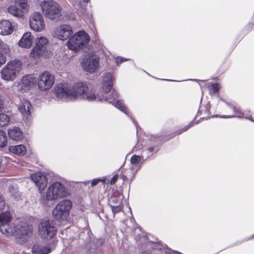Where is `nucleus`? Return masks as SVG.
<instances>
[{
  "mask_svg": "<svg viewBox=\"0 0 254 254\" xmlns=\"http://www.w3.org/2000/svg\"><path fill=\"white\" fill-rule=\"evenodd\" d=\"M11 219L12 216L9 211L0 213V231L6 236L15 235L19 238L20 243H25L32 233L31 226L25 222L14 225L11 223Z\"/></svg>",
  "mask_w": 254,
  "mask_h": 254,
  "instance_id": "nucleus-1",
  "label": "nucleus"
},
{
  "mask_svg": "<svg viewBox=\"0 0 254 254\" xmlns=\"http://www.w3.org/2000/svg\"><path fill=\"white\" fill-rule=\"evenodd\" d=\"M49 184L46 193L41 195L40 201L43 204L46 205L49 201H54L70 195L69 187L72 183L59 175H53Z\"/></svg>",
  "mask_w": 254,
  "mask_h": 254,
  "instance_id": "nucleus-2",
  "label": "nucleus"
},
{
  "mask_svg": "<svg viewBox=\"0 0 254 254\" xmlns=\"http://www.w3.org/2000/svg\"><path fill=\"white\" fill-rule=\"evenodd\" d=\"M102 89L104 92V95L109 100H103V101H107L108 103L112 104L115 107L120 110L121 111L128 114V110L125 106L123 101L120 100L118 98V93L117 91L114 89L109 96H107L105 94L111 91L112 89L113 83L115 81V77L111 72H108L104 74L102 76Z\"/></svg>",
  "mask_w": 254,
  "mask_h": 254,
  "instance_id": "nucleus-3",
  "label": "nucleus"
},
{
  "mask_svg": "<svg viewBox=\"0 0 254 254\" xmlns=\"http://www.w3.org/2000/svg\"><path fill=\"white\" fill-rule=\"evenodd\" d=\"M85 89L86 87L82 82L76 83L73 86L62 83L55 87V92L58 100L68 102L76 100L78 94L84 93Z\"/></svg>",
  "mask_w": 254,
  "mask_h": 254,
  "instance_id": "nucleus-4",
  "label": "nucleus"
},
{
  "mask_svg": "<svg viewBox=\"0 0 254 254\" xmlns=\"http://www.w3.org/2000/svg\"><path fill=\"white\" fill-rule=\"evenodd\" d=\"M42 12L45 17L54 22H58L64 19L62 13V7L56 1L44 0L41 4Z\"/></svg>",
  "mask_w": 254,
  "mask_h": 254,
  "instance_id": "nucleus-5",
  "label": "nucleus"
},
{
  "mask_svg": "<svg viewBox=\"0 0 254 254\" xmlns=\"http://www.w3.org/2000/svg\"><path fill=\"white\" fill-rule=\"evenodd\" d=\"M90 40L89 35L84 31L75 33L68 39L67 46L69 49L76 52L86 46Z\"/></svg>",
  "mask_w": 254,
  "mask_h": 254,
  "instance_id": "nucleus-6",
  "label": "nucleus"
},
{
  "mask_svg": "<svg viewBox=\"0 0 254 254\" xmlns=\"http://www.w3.org/2000/svg\"><path fill=\"white\" fill-rule=\"evenodd\" d=\"M21 69V63L19 61L9 62L0 71L1 77L6 81H13Z\"/></svg>",
  "mask_w": 254,
  "mask_h": 254,
  "instance_id": "nucleus-7",
  "label": "nucleus"
},
{
  "mask_svg": "<svg viewBox=\"0 0 254 254\" xmlns=\"http://www.w3.org/2000/svg\"><path fill=\"white\" fill-rule=\"evenodd\" d=\"M72 206V202L69 199H64L59 202L52 213L54 218L57 220L66 219L69 216V211Z\"/></svg>",
  "mask_w": 254,
  "mask_h": 254,
  "instance_id": "nucleus-8",
  "label": "nucleus"
},
{
  "mask_svg": "<svg viewBox=\"0 0 254 254\" xmlns=\"http://www.w3.org/2000/svg\"><path fill=\"white\" fill-rule=\"evenodd\" d=\"M57 231V230L52 221L48 220L40 223L39 232L42 238L51 239L56 235Z\"/></svg>",
  "mask_w": 254,
  "mask_h": 254,
  "instance_id": "nucleus-9",
  "label": "nucleus"
},
{
  "mask_svg": "<svg viewBox=\"0 0 254 254\" xmlns=\"http://www.w3.org/2000/svg\"><path fill=\"white\" fill-rule=\"evenodd\" d=\"M55 82V77L48 71L42 73L39 76L38 86L41 91L49 89Z\"/></svg>",
  "mask_w": 254,
  "mask_h": 254,
  "instance_id": "nucleus-10",
  "label": "nucleus"
},
{
  "mask_svg": "<svg viewBox=\"0 0 254 254\" xmlns=\"http://www.w3.org/2000/svg\"><path fill=\"white\" fill-rule=\"evenodd\" d=\"M99 58L94 55L86 56L81 63L84 70L90 73L94 72L99 66Z\"/></svg>",
  "mask_w": 254,
  "mask_h": 254,
  "instance_id": "nucleus-11",
  "label": "nucleus"
},
{
  "mask_svg": "<svg viewBox=\"0 0 254 254\" xmlns=\"http://www.w3.org/2000/svg\"><path fill=\"white\" fill-rule=\"evenodd\" d=\"M225 103L227 106L232 110L233 114L231 115H224L220 116L222 118H245L254 123V120L253 119L252 115L250 114V112H243L241 109L237 107L234 105L225 102Z\"/></svg>",
  "mask_w": 254,
  "mask_h": 254,
  "instance_id": "nucleus-12",
  "label": "nucleus"
},
{
  "mask_svg": "<svg viewBox=\"0 0 254 254\" xmlns=\"http://www.w3.org/2000/svg\"><path fill=\"white\" fill-rule=\"evenodd\" d=\"M72 28L67 24H62L54 30V37L63 41L68 40L73 35Z\"/></svg>",
  "mask_w": 254,
  "mask_h": 254,
  "instance_id": "nucleus-13",
  "label": "nucleus"
},
{
  "mask_svg": "<svg viewBox=\"0 0 254 254\" xmlns=\"http://www.w3.org/2000/svg\"><path fill=\"white\" fill-rule=\"evenodd\" d=\"M29 25L32 30L37 32L41 31L45 27L42 15L39 12H34L30 18Z\"/></svg>",
  "mask_w": 254,
  "mask_h": 254,
  "instance_id": "nucleus-14",
  "label": "nucleus"
},
{
  "mask_svg": "<svg viewBox=\"0 0 254 254\" xmlns=\"http://www.w3.org/2000/svg\"><path fill=\"white\" fill-rule=\"evenodd\" d=\"M53 173H50L45 175L43 173L38 172L33 174L31 176V179L34 181L35 184L39 188L41 191L43 190L47 187L48 183V178L52 177Z\"/></svg>",
  "mask_w": 254,
  "mask_h": 254,
  "instance_id": "nucleus-15",
  "label": "nucleus"
},
{
  "mask_svg": "<svg viewBox=\"0 0 254 254\" xmlns=\"http://www.w3.org/2000/svg\"><path fill=\"white\" fill-rule=\"evenodd\" d=\"M9 121V117L5 114H0V127L6 126ZM7 145V136L5 132L0 129V148Z\"/></svg>",
  "mask_w": 254,
  "mask_h": 254,
  "instance_id": "nucleus-16",
  "label": "nucleus"
},
{
  "mask_svg": "<svg viewBox=\"0 0 254 254\" xmlns=\"http://www.w3.org/2000/svg\"><path fill=\"white\" fill-rule=\"evenodd\" d=\"M84 84L86 87V89L85 90V91L84 93L78 94V96L85 95L86 96L85 98L88 101H97L103 102V100H108L104 95H101L102 94L96 93V91L94 89H91L89 91V89L87 86V85L85 83Z\"/></svg>",
  "mask_w": 254,
  "mask_h": 254,
  "instance_id": "nucleus-17",
  "label": "nucleus"
},
{
  "mask_svg": "<svg viewBox=\"0 0 254 254\" xmlns=\"http://www.w3.org/2000/svg\"><path fill=\"white\" fill-rule=\"evenodd\" d=\"M34 76L32 74L26 75L23 77L18 83V87L21 91L25 92L28 90L34 83Z\"/></svg>",
  "mask_w": 254,
  "mask_h": 254,
  "instance_id": "nucleus-18",
  "label": "nucleus"
},
{
  "mask_svg": "<svg viewBox=\"0 0 254 254\" xmlns=\"http://www.w3.org/2000/svg\"><path fill=\"white\" fill-rule=\"evenodd\" d=\"M32 108L30 102L26 100L22 101L19 105L18 110L26 119L28 120L31 115L30 110Z\"/></svg>",
  "mask_w": 254,
  "mask_h": 254,
  "instance_id": "nucleus-19",
  "label": "nucleus"
},
{
  "mask_svg": "<svg viewBox=\"0 0 254 254\" xmlns=\"http://www.w3.org/2000/svg\"><path fill=\"white\" fill-rule=\"evenodd\" d=\"M13 31V26L11 22L6 20L0 21V34L8 35L12 33Z\"/></svg>",
  "mask_w": 254,
  "mask_h": 254,
  "instance_id": "nucleus-20",
  "label": "nucleus"
},
{
  "mask_svg": "<svg viewBox=\"0 0 254 254\" xmlns=\"http://www.w3.org/2000/svg\"><path fill=\"white\" fill-rule=\"evenodd\" d=\"M33 43V37L30 32L25 33L18 42V45L22 48H29Z\"/></svg>",
  "mask_w": 254,
  "mask_h": 254,
  "instance_id": "nucleus-21",
  "label": "nucleus"
},
{
  "mask_svg": "<svg viewBox=\"0 0 254 254\" xmlns=\"http://www.w3.org/2000/svg\"><path fill=\"white\" fill-rule=\"evenodd\" d=\"M30 55L34 58L39 57H43L46 58H49L50 55V52L48 49H44L42 47H39L37 49V46H35L31 52Z\"/></svg>",
  "mask_w": 254,
  "mask_h": 254,
  "instance_id": "nucleus-22",
  "label": "nucleus"
},
{
  "mask_svg": "<svg viewBox=\"0 0 254 254\" xmlns=\"http://www.w3.org/2000/svg\"><path fill=\"white\" fill-rule=\"evenodd\" d=\"M8 134L10 139L15 141H19L23 137V132L18 127H14L8 129Z\"/></svg>",
  "mask_w": 254,
  "mask_h": 254,
  "instance_id": "nucleus-23",
  "label": "nucleus"
},
{
  "mask_svg": "<svg viewBox=\"0 0 254 254\" xmlns=\"http://www.w3.org/2000/svg\"><path fill=\"white\" fill-rule=\"evenodd\" d=\"M151 140H153L155 141V144L147 147L146 148L152 154L154 155L160 149V144L164 141H165V139L162 136H156L153 137Z\"/></svg>",
  "mask_w": 254,
  "mask_h": 254,
  "instance_id": "nucleus-24",
  "label": "nucleus"
},
{
  "mask_svg": "<svg viewBox=\"0 0 254 254\" xmlns=\"http://www.w3.org/2000/svg\"><path fill=\"white\" fill-rule=\"evenodd\" d=\"M142 159L141 155H133L131 156L130 158L131 164L134 166L137 165L136 169L132 175V178L134 177L135 173L141 168L142 165L144 163L142 162Z\"/></svg>",
  "mask_w": 254,
  "mask_h": 254,
  "instance_id": "nucleus-25",
  "label": "nucleus"
},
{
  "mask_svg": "<svg viewBox=\"0 0 254 254\" xmlns=\"http://www.w3.org/2000/svg\"><path fill=\"white\" fill-rule=\"evenodd\" d=\"M51 252V248L49 246H43L34 245L32 248V254H48Z\"/></svg>",
  "mask_w": 254,
  "mask_h": 254,
  "instance_id": "nucleus-26",
  "label": "nucleus"
},
{
  "mask_svg": "<svg viewBox=\"0 0 254 254\" xmlns=\"http://www.w3.org/2000/svg\"><path fill=\"white\" fill-rule=\"evenodd\" d=\"M9 151L19 156L24 155L26 152L25 147L22 144L11 146L9 147Z\"/></svg>",
  "mask_w": 254,
  "mask_h": 254,
  "instance_id": "nucleus-27",
  "label": "nucleus"
},
{
  "mask_svg": "<svg viewBox=\"0 0 254 254\" xmlns=\"http://www.w3.org/2000/svg\"><path fill=\"white\" fill-rule=\"evenodd\" d=\"M7 11L9 13L18 18L21 17L24 14L23 11L18 8L15 3L8 7Z\"/></svg>",
  "mask_w": 254,
  "mask_h": 254,
  "instance_id": "nucleus-28",
  "label": "nucleus"
},
{
  "mask_svg": "<svg viewBox=\"0 0 254 254\" xmlns=\"http://www.w3.org/2000/svg\"><path fill=\"white\" fill-rule=\"evenodd\" d=\"M15 4L20 7L23 13L28 12L29 9L27 0H15Z\"/></svg>",
  "mask_w": 254,
  "mask_h": 254,
  "instance_id": "nucleus-29",
  "label": "nucleus"
},
{
  "mask_svg": "<svg viewBox=\"0 0 254 254\" xmlns=\"http://www.w3.org/2000/svg\"><path fill=\"white\" fill-rule=\"evenodd\" d=\"M37 49H38L39 47H42L44 49H48V39L43 37H41L39 38H37L36 41V46Z\"/></svg>",
  "mask_w": 254,
  "mask_h": 254,
  "instance_id": "nucleus-30",
  "label": "nucleus"
},
{
  "mask_svg": "<svg viewBox=\"0 0 254 254\" xmlns=\"http://www.w3.org/2000/svg\"><path fill=\"white\" fill-rule=\"evenodd\" d=\"M8 192L10 195L13 197L14 199L17 200L19 197V194L18 193L17 187L16 185H10L8 187Z\"/></svg>",
  "mask_w": 254,
  "mask_h": 254,
  "instance_id": "nucleus-31",
  "label": "nucleus"
},
{
  "mask_svg": "<svg viewBox=\"0 0 254 254\" xmlns=\"http://www.w3.org/2000/svg\"><path fill=\"white\" fill-rule=\"evenodd\" d=\"M141 156H142V158H143L142 162H145L149 160V159H152L154 158V155L153 154H152V153H151L150 152V151H149L146 149H145L143 151L142 153H141Z\"/></svg>",
  "mask_w": 254,
  "mask_h": 254,
  "instance_id": "nucleus-32",
  "label": "nucleus"
},
{
  "mask_svg": "<svg viewBox=\"0 0 254 254\" xmlns=\"http://www.w3.org/2000/svg\"><path fill=\"white\" fill-rule=\"evenodd\" d=\"M210 117L208 118H201L199 120L196 121L195 122H194V121H192L190 122L187 126L184 127L183 128H182L183 131H187L189 128L190 127H193L194 125H197L199 124L201 121L204 120H207L208 119H210Z\"/></svg>",
  "mask_w": 254,
  "mask_h": 254,
  "instance_id": "nucleus-33",
  "label": "nucleus"
},
{
  "mask_svg": "<svg viewBox=\"0 0 254 254\" xmlns=\"http://www.w3.org/2000/svg\"><path fill=\"white\" fill-rule=\"evenodd\" d=\"M109 205L112 208V212L114 214L121 212L123 210V206L121 203H119L117 205H114L112 204H109Z\"/></svg>",
  "mask_w": 254,
  "mask_h": 254,
  "instance_id": "nucleus-34",
  "label": "nucleus"
},
{
  "mask_svg": "<svg viewBox=\"0 0 254 254\" xmlns=\"http://www.w3.org/2000/svg\"><path fill=\"white\" fill-rule=\"evenodd\" d=\"M99 182H102L103 184H105L107 183V179L104 178L94 179L91 182V187H93L96 186Z\"/></svg>",
  "mask_w": 254,
  "mask_h": 254,
  "instance_id": "nucleus-35",
  "label": "nucleus"
},
{
  "mask_svg": "<svg viewBox=\"0 0 254 254\" xmlns=\"http://www.w3.org/2000/svg\"><path fill=\"white\" fill-rule=\"evenodd\" d=\"M210 108H211L210 103L209 102H208L207 103L204 107V109H202L201 110H200L199 109H198L197 114V115L201 114L202 112H203L207 113L209 115L210 114Z\"/></svg>",
  "mask_w": 254,
  "mask_h": 254,
  "instance_id": "nucleus-36",
  "label": "nucleus"
},
{
  "mask_svg": "<svg viewBox=\"0 0 254 254\" xmlns=\"http://www.w3.org/2000/svg\"><path fill=\"white\" fill-rule=\"evenodd\" d=\"M220 89L219 85L217 83L211 84L210 86V92L212 94L217 93Z\"/></svg>",
  "mask_w": 254,
  "mask_h": 254,
  "instance_id": "nucleus-37",
  "label": "nucleus"
},
{
  "mask_svg": "<svg viewBox=\"0 0 254 254\" xmlns=\"http://www.w3.org/2000/svg\"><path fill=\"white\" fill-rule=\"evenodd\" d=\"M184 131H183L182 129H179L177 131H176V132H174L171 133V134H170V135L169 136H167L166 137V138H165L164 139H165V140L166 141V140H168L170 139L175 137L176 135L181 134Z\"/></svg>",
  "mask_w": 254,
  "mask_h": 254,
  "instance_id": "nucleus-38",
  "label": "nucleus"
},
{
  "mask_svg": "<svg viewBox=\"0 0 254 254\" xmlns=\"http://www.w3.org/2000/svg\"><path fill=\"white\" fill-rule=\"evenodd\" d=\"M128 60H129L128 59L123 58L121 57H117L115 59L116 64L118 66H119L120 64H121L122 63L127 61Z\"/></svg>",
  "mask_w": 254,
  "mask_h": 254,
  "instance_id": "nucleus-39",
  "label": "nucleus"
},
{
  "mask_svg": "<svg viewBox=\"0 0 254 254\" xmlns=\"http://www.w3.org/2000/svg\"><path fill=\"white\" fill-rule=\"evenodd\" d=\"M148 245H150L153 248V249L159 250L161 249V246L158 243L149 242Z\"/></svg>",
  "mask_w": 254,
  "mask_h": 254,
  "instance_id": "nucleus-40",
  "label": "nucleus"
},
{
  "mask_svg": "<svg viewBox=\"0 0 254 254\" xmlns=\"http://www.w3.org/2000/svg\"><path fill=\"white\" fill-rule=\"evenodd\" d=\"M6 62V57L2 53H0V67Z\"/></svg>",
  "mask_w": 254,
  "mask_h": 254,
  "instance_id": "nucleus-41",
  "label": "nucleus"
},
{
  "mask_svg": "<svg viewBox=\"0 0 254 254\" xmlns=\"http://www.w3.org/2000/svg\"><path fill=\"white\" fill-rule=\"evenodd\" d=\"M119 203H121V202L119 201V200L118 198H117L115 196H113L111 198L110 200V204H118Z\"/></svg>",
  "mask_w": 254,
  "mask_h": 254,
  "instance_id": "nucleus-42",
  "label": "nucleus"
},
{
  "mask_svg": "<svg viewBox=\"0 0 254 254\" xmlns=\"http://www.w3.org/2000/svg\"><path fill=\"white\" fill-rule=\"evenodd\" d=\"M5 205V203L3 198L0 195V210L3 209Z\"/></svg>",
  "mask_w": 254,
  "mask_h": 254,
  "instance_id": "nucleus-43",
  "label": "nucleus"
},
{
  "mask_svg": "<svg viewBox=\"0 0 254 254\" xmlns=\"http://www.w3.org/2000/svg\"><path fill=\"white\" fill-rule=\"evenodd\" d=\"M118 175H114V176L112 178V179H111V181H110V184H111V185H113V184H114L116 182V181H117V179H118Z\"/></svg>",
  "mask_w": 254,
  "mask_h": 254,
  "instance_id": "nucleus-44",
  "label": "nucleus"
},
{
  "mask_svg": "<svg viewBox=\"0 0 254 254\" xmlns=\"http://www.w3.org/2000/svg\"><path fill=\"white\" fill-rule=\"evenodd\" d=\"M3 102L1 99L0 98V111L3 109Z\"/></svg>",
  "mask_w": 254,
  "mask_h": 254,
  "instance_id": "nucleus-45",
  "label": "nucleus"
},
{
  "mask_svg": "<svg viewBox=\"0 0 254 254\" xmlns=\"http://www.w3.org/2000/svg\"><path fill=\"white\" fill-rule=\"evenodd\" d=\"M89 182H90L89 181H86V182H83L82 183L84 185V186H86V185H89Z\"/></svg>",
  "mask_w": 254,
  "mask_h": 254,
  "instance_id": "nucleus-46",
  "label": "nucleus"
},
{
  "mask_svg": "<svg viewBox=\"0 0 254 254\" xmlns=\"http://www.w3.org/2000/svg\"><path fill=\"white\" fill-rule=\"evenodd\" d=\"M121 177H122V178H123V179L124 180H126V179H127V176H125V175H121Z\"/></svg>",
  "mask_w": 254,
  "mask_h": 254,
  "instance_id": "nucleus-47",
  "label": "nucleus"
},
{
  "mask_svg": "<svg viewBox=\"0 0 254 254\" xmlns=\"http://www.w3.org/2000/svg\"><path fill=\"white\" fill-rule=\"evenodd\" d=\"M98 243L100 244V245H102L103 242L101 240H99L97 241Z\"/></svg>",
  "mask_w": 254,
  "mask_h": 254,
  "instance_id": "nucleus-48",
  "label": "nucleus"
},
{
  "mask_svg": "<svg viewBox=\"0 0 254 254\" xmlns=\"http://www.w3.org/2000/svg\"><path fill=\"white\" fill-rule=\"evenodd\" d=\"M162 80H164L163 79H162ZM165 80H168V81H177V80H171V79H165ZM179 81H178V82Z\"/></svg>",
  "mask_w": 254,
  "mask_h": 254,
  "instance_id": "nucleus-49",
  "label": "nucleus"
},
{
  "mask_svg": "<svg viewBox=\"0 0 254 254\" xmlns=\"http://www.w3.org/2000/svg\"><path fill=\"white\" fill-rule=\"evenodd\" d=\"M84 2L87 3L89 1V0H82Z\"/></svg>",
  "mask_w": 254,
  "mask_h": 254,
  "instance_id": "nucleus-50",
  "label": "nucleus"
},
{
  "mask_svg": "<svg viewBox=\"0 0 254 254\" xmlns=\"http://www.w3.org/2000/svg\"><path fill=\"white\" fill-rule=\"evenodd\" d=\"M218 117V115H214V116H212L211 117L212 118H213V117Z\"/></svg>",
  "mask_w": 254,
  "mask_h": 254,
  "instance_id": "nucleus-51",
  "label": "nucleus"
},
{
  "mask_svg": "<svg viewBox=\"0 0 254 254\" xmlns=\"http://www.w3.org/2000/svg\"><path fill=\"white\" fill-rule=\"evenodd\" d=\"M188 80L196 81V79H188Z\"/></svg>",
  "mask_w": 254,
  "mask_h": 254,
  "instance_id": "nucleus-52",
  "label": "nucleus"
},
{
  "mask_svg": "<svg viewBox=\"0 0 254 254\" xmlns=\"http://www.w3.org/2000/svg\"><path fill=\"white\" fill-rule=\"evenodd\" d=\"M250 238H248V239H246V240H245V241H248V240H250Z\"/></svg>",
  "mask_w": 254,
  "mask_h": 254,
  "instance_id": "nucleus-53",
  "label": "nucleus"
},
{
  "mask_svg": "<svg viewBox=\"0 0 254 254\" xmlns=\"http://www.w3.org/2000/svg\"><path fill=\"white\" fill-rule=\"evenodd\" d=\"M254 235H253L251 238H254Z\"/></svg>",
  "mask_w": 254,
  "mask_h": 254,
  "instance_id": "nucleus-54",
  "label": "nucleus"
},
{
  "mask_svg": "<svg viewBox=\"0 0 254 254\" xmlns=\"http://www.w3.org/2000/svg\"><path fill=\"white\" fill-rule=\"evenodd\" d=\"M196 118V116H195V118H194V120H195Z\"/></svg>",
  "mask_w": 254,
  "mask_h": 254,
  "instance_id": "nucleus-55",
  "label": "nucleus"
},
{
  "mask_svg": "<svg viewBox=\"0 0 254 254\" xmlns=\"http://www.w3.org/2000/svg\"><path fill=\"white\" fill-rule=\"evenodd\" d=\"M108 182H109V181H108V182L107 181V183L106 184H107Z\"/></svg>",
  "mask_w": 254,
  "mask_h": 254,
  "instance_id": "nucleus-56",
  "label": "nucleus"
}]
</instances>
